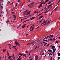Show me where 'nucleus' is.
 I'll return each instance as SVG.
<instances>
[{
	"instance_id": "obj_46",
	"label": "nucleus",
	"mask_w": 60,
	"mask_h": 60,
	"mask_svg": "<svg viewBox=\"0 0 60 60\" xmlns=\"http://www.w3.org/2000/svg\"><path fill=\"white\" fill-rule=\"evenodd\" d=\"M47 38H47L46 37H45V38H44V39H47Z\"/></svg>"
},
{
	"instance_id": "obj_27",
	"label": "nucleus",
	"mask_w": 60,
	"mask_h": 60,
	"mask_svg": "<svg viewBox=\"0 0 60 60\" xmlns=\"http://www.w3.org/2000/svg\"><path fill=\"white\" fill-rule=\"evenodd\" d=\"M53 49V51H55V50H56V49L54 48V49Z\"/></svg>"
},
{
	"instance_id": "obj_7",
	"label": "nucleus",
	"mask_w": 60,
	"mask_h": 60,
	"mask_svg": "<svg viewBox=\"0 0 60 60\" xmlns=\"http://www.w3.org/2000/svg\"><path fill=\"white\" fill-rule=\"evenodd\" d=\"M32 43H28L26 45H29H29H31V44H32Z\"/></svg>"
},
{
	"instance_id": "obj_32",
	"label": "nucleus",
	"mask_w": 60,
	"mask_h": 60,
	"mask_svg": "<svg viewBox=\"0 0 60 60\" xmlns=\"http://www.w3.org/2000/svg\"><path fill=\"white\" fill-rule=\"evenodd\" d=\"M53 39H50L49 40H50V41H53Z\"/></svg>"
},
{
	"instance_id": "obj_30",
	"label": "nucleus",
	"mask_w": 60,
	"mask_h": 60,
	"mask_svg": "<svg viewBox=\"0 0 60 60\" xmlns=\"http://www.w3.org/2000/svg\"><path fill=\"white\" fill-rule=\"evenodd\" d=\"M11 56H9L8 57V58L9 59H10L11 58Z\"/></svg>"
},
{
	"instance_id": "obj_39",
	"label": "nucleus",
	"mask_w": 60,
	"mask_h": 60,
	"mask_svg": "<svg viewBox=\"0 0 60 60\" xmlns=\"http://www.w3.org/2000/svg\"><path fill=\"white\" fill-rule=\"evenodd\" d=\"M26 13H24L23 14V15H26Z\"/></svg>"
},
{
	"instance_id": "obj_55",
	"label": "nucleus",
	"mask_w": 60,
	"mask_h": 60,
	"mask_svg": "<svg viewBox=\"0 0 60 60\" xmlns=\"http://www.w3.org/2000/svg\"><path fill=\"white\" fill-rule=\"evenodd\" d=\"M50 2H49L48 4H50Z\"/></svg>"
},
{
	"instance_id": "obj_8",
	"label": "nucleus",
	"mask_w": 60,
	"mask_h": 60,
	"mask_svg": "<svg viewBox=\"0 0 60 60\" xmlns=\"http://www.w3.org/2000/svg\"><path fill=\"white\" fill-rule=\"evenodd\" d=\"M48 51H49V52H52V51L51 50L49 49L48 50Z\"/></svg>"
},
{
	"instance_id": "obj_51",
	"label": "nucleus",
	"mask_w": 60,
	"mask_h": 60,
	"mask_svg": "<svg viewBox=\"0 0 60 60\" xmlns=\"http://www.w3.org/2000/svg\"><path fill=\"white\" fill-rule=\"evenodd\" d=\"M55 40H56V39L55 38H53V41H55Z\"/></svg>"
},
{
	"instance_id": "obj_37",
	"label": "nucleus",
	"mask_w": 60,
	"mask_h": 60,
	"mask_svg": "<svg viewBox=\"0 0 60 60\" xmlns=\"http://www.w3.org/2000/svg\"><path fill=\"white\" fill-rule=\"evenodd\" d=\"M6 56H5V60H6Z\"/></svg>"
},
{
	"instance_id": "obj_62",
	"label": "nucleus",
	"mask_w": 60,
	"mask_h": 60,
	"mask_svg": "<svg viewBox=\"0 0 60 60\" xmlns=\"http://www.w3.org/2000/svg\"><path fill=\"white\" fill-rule=\"evenodd\" d=\"M14 18H15V19H16V16H14Z\"/></svg>"
},
{
	"instance_id": "obj_49",
	"label": "nucleus",
	"mask_w": 60,
	"mask_h": 60,
	"mask_svg": "<svg viewBox=\"0 0 60 60\" xmlns=\"http://www.w3.org/2000/svg\"><path fill=\"white\" fill-rule=\"evenodd\" d=\"M49 1V0H47L45 1V2H48V1Z\"/></svg>"
},
{
	"instance_id": "obj_22",
	"label": "nucleus",
	"mask_w": 60,
	"mask_h": 60,
	"mask_svg": "<svg viewBox=\"0 0 60 60\" xmlns=\"http://www.w3.org/2000/svg\"><path fill=\"white\" fill-rule=\"evenodd\" d=\"M53 11H52L51 12V15H52V13H53Z\"/></svg>"
},
{
	"instance_id": "obj_4",
	"label": "nucleus",
	"mask_w": 60,
	"mask_h": 60,
	"mask_svg": "<svg viewBox=\"0 0 60 60\" xmlns=\"http://www.w3.org/2000/svg\"><path fill=\"white\" fill-rule=\"evenodd\" d=\"M30 12H31V11H29V12L27 13H26V15H28L29 14H30Z\"/></svg>"
},
{
	"instance_id": "obj_48",
	"label": "nucleus",
	"mask_w": 60,
	"mask_h": 60,
	"mask_svg": "<svg viewBox=\"0 0 60 60\" xmlns=\"http://www.w3.org/2000/svg\"><path fill=\"white\" fill-rule=\"evenodd\" d=\"M42 18V17L41 16L39 17V19H41V18Z\"/></svg>"
},
{
	"instance_id": "obj_3",
	"label": "nucleus",
	"mask_w": 60,
	"mask_h": 60,
	"mask_svg": "<svg viewBox=\"0 0 60 60\" xmlns=\"http://www.w3.org/2000/svg\"><path fill=\"white\" fill-rule=\"evenodd\" d=\"M42 6V4H40L38 6V8H40V7H41Z\"/></svg>"
},
{
	"instance_id": "obj_35",
	"label": "nucleus",
	"mask_w": 60,
	"mask_h": 60,
	"mask_svg": "<svg viewBox=\"0 0 60 60\" xmlns=\"http://www.w3.org/2000/svg\"><path fill=\"white\" fill-rule=\"evenodd\" d=\"M27 12L26 11H25L23 12V13H26V12Z\"/></svg>"
},
{
	"instance_id": "obj_19",
	"label": "nucleus",
	"mask_w": 60,
	"mask_h": 60,
	"mask_svg": "<svg viewBox=\"0 0 60 60\" xmlns=\"http://www.w3.org/2000/svg\"><path fill=\"white\" fill-rule=\"evenodd\" d=\"M6 50V49H5V50H3V52H5V51Z\"/></svg>"
},
{
	"instance_id": "obj_38",
	"label": "nucleus",
	"mask_w": 60,
	"mask_h": 60,
	"mask_svg": "<svg viewBox=\"0 0 60 60\" xmlns=\"http://www.w3.org/2000/svg\"><path fill=\"white\" fill-rule=\"evenodd\" d=\"M31 29H32L31 28H30V31H33V30H31Z\"/></svg>"
},
{
	"instance_id": "obj_44",
	"label": "nucleus",
	"mask_w": 60,
	"mask_h": 60,
	"mask_svg": "<svg viewBox=\"0 0 60 60\" xmlns=\"http://www.w3.org/2000/svg\"><path fill=\"white\" fill-rule=\"evenodd\" d=\"M49 11V10L47 11L45 13H47V12H48Z\"/></svg>"
},
{
	"instance_id": "obj_40",
	"label": "nucleus",
	"mask_w": 60,
	"mask_h": 60,
	"mask_svg": "<svg viewBox=\"0 0 60 60\" xmlns=\"http://www.w3.org/2000/svg\"><path fill=\"white\" fill-rule=\"evenodd\" d=\"M28 21V20H26L23 23H25V22H26V21Z\"/></svg>"
},
{
	"instance_id": "obj_26",
	"label": "nucleus",
	"mask_w": 60,
	"mask_h": 60,
	"mask_svg": "<svg viewBox=\"0 0 60 60\" xmlns=\"http://www.w3.org/2000/svg\"><path fill=\"white\" fill-rule=\"evenodd\" d=\"M58 56H60V53H58L57 54Z\"/></svg>"
},
{
	"instance_id": "obj_58",
	"label": "nucleus",
	"mask_w": 60,
	"mask_h": 60,
	"mask_svg": "<svg viewBox=\"0 0 60 60\" xmlns=\"http://www.w3.org/2000/svg\"><path fill=\"white\" fill-rule=\"evenodd\" d=\"M3 57L4 59V56H3Z\"/></svg>"
},
{
	"instance_id": "obj_31",
	"label": "nucleus",
	"mask_w": 60,
	"mask_h": 60,
	"mask_svg": "<svg viewBox=\"0 0 60 60\" xmlns=\"http://www.w3.org/2000/svg\"><path fill=\"white\" fill-rule=\"evenodd\" d=\"M7 55H9V52L8 51H7Z\"/></svg>"
},
{
	"instance_id": "obj_28",
	"label": "nucleus",
	"mask_w": 60,
	"mask_h": 60,
	"mask_svg": "<svg viewBox=\"0 0 60 60\" xmlns=\"http://www.w3.org/2000/svg\"><path fill=\"white\" fill-rule=\"evenodd\" d=\"M53 57L52 56L51 57L50 59V60H52V58Z\"/></svg>"
},
{
	"instance_id": "obj_17",
	"label": "nucleus",
	"mask_w": 60,
	"mask_h": 60,
	"mask_svg": "<svg viewBox=\"0 0 60 60\" xmlns=\"http://www.w3.org/2000/svg\"><path fill=\"white\" fill-rule=\"evenodd\" d=\"M35 17H32V18H31V19H32H32H34V18H35Z\"/></svg>"
},
{
	"instance_id": "obj_60",
	"label": "nucleus",
	"mask_w": 60,
	"mask_h": 60,
	"mask_svg": "<svg viewBox=\"0 0 60 60\" xmlns=\"http://www.w3.org/2000/svg\"><path fill=\"white\" fill-rule=\"evenodd\" d=\"M37 48V46H36L35 47V48L34 49V50H35V49H36V48Z\"/></svg>"
},
{
	"instance_id": "obj_1",
	"label": "nucleus",
	"mask_w": 60,
	"mask_h": 60,
	"mask_svg": "<svg viewBox=\"0 0 60 60\" xmlns=\"http://www.w3.org/2000/svg\"><path fill=\"white\" fill-rule=\"evenodd\" d=\"M15 43L16 46L18 45V46L19 47L20 46V44H19V43H18V42H16L17 41H15Z\"/></svg>"
},
{
	"instance_id": "obj_64",
	"label": "nucleus",
	"mask_w": 60,
	"mask_h": 60,
	"mask_svg": "<svg viewBox=\"0 0 60 60\" xmlns=\"http://www.w3.org/2000/svg\"><path fill=\"white\" fill-rule=\"evenodd\" d=\"M58 59H60V57H58Z\"/></svg>"
},
{
	"instance_id": "obj_36",
	"label": "nucleus",
	"mask_w": 60,
	"mask_h": 60,
	"mask_svg": "<svg viewBox=\"0 0 60 60\" xmlns=\"http://www.w3.org/2000/svg\"><path fill=\"white\" fill-rule=\"evenodd\" d=\"M21 59H22V58L21 57L19 58V60H21Z\"/></svg>"
},
{
	"instance_id": "obj_59",
	"label": "nucleus",
	"mask_w": 60,
	"mask_h": 60,
	"mask_svg": "<svg viewBox=\"0 0 60 60\" xmlns=\"http://www.w3.org/2000/svg\"><path fill=\"white\" fill-rule=\"evenodd\" d=\"M47 41H48V40L46 39L45 40V41L47 42Z\"/></svg>"
},
{
	"instance_id": "obj_2",
	"label": "nucleus",
	"mask_w": 60,
	"mask_h": 60,
	"mask_svg": "<svg viewBox=\"0 0 60 60\" xmlns=\"http://www.w3.org/2000/svg\"><path fill=\"white\" fill-rule=\"evenodd\" d=\"M35 60H38V59H39L38 58V56L37 55H36V56H35Z\"/></svg>"
},
{
	"instance_id": "obj_11",
	"label": "nucleus",
	"mask_w": 60,
	"mask_h": 60,
	"mask_svg": "<svg viewBox=\"0 0 60 60\" xmlns=\"http://www.w3.org/2000/svg\"><path fill=\"white\" fill-rule=\"evenodd\" d=\"M34 28V25L32 26L31 27H30V29L32 28Z\"/></svg>"
},
{
	"instance_id": "obj_56",
	"label": "nucleus",
	"mask_w": 60,
	"mask_h": 60,
	"mask_svg": "<svg viewBox=\"0 0 60 60\" xmlns=\"http://www.w3.org/2000/svg\"><path fill=\"white\" fill-rule=\"evenodd\" d=\"M44 44L45 45H44V47H45V46H46V44Z\"/></svg>"
},
{
	"instance_id": "obj_57",
	"label": "nucleus",
	"mask_w": 60,
	"mask_h": 60,
	"mask_svg": "<svg viewBox=\"0 0 60 60\" xmlns=\"http://www.w3.org/2000/svg\"><path fill=\"white\" fill-rule=\"evenodd\" d=\"M31 51H32L31 50V51H30L29 52V53H31Z\"/></svg>"
},
{
	"instance_id": "obj_61",
	"label": "nucleus",
	"mask_w": 60,
	"mask_h": 60,
	"mask_svg": "<svg viewBox=\"0 0 60 60\" xmlns=\"http://www.w3.org/2000/svg\"><path fill=\"white\" fill-rule=\"evenodd\" d=\"M18 2H19V3H20V0H19L18 1Z\"/></svg>"
},
{
	"instance_id": "obj_34",
	"label": "nucleus",
	"mask_w": 60,
	"mask_h": 60,
	"mask_svg": "<svg viewBox=\"0 0 60 60\" xmlns=\"http://www.w3.org/2000/svg\"><path fill=\"white\" fill-rule=\"evenodd\" d=\"M13 58L14 60H15V58L14 57H13Z\"/></svg>"
},
{
	"instance_id": "obj_53",
	"label": "nucleus",
	"mask_w": 60,
	"mask_h": 60,
	"mask_svg": "<svg viewBox=\"0 0 60 60\" xmlns=\"http://www.w3.org/2000/svg\"><path fill=\"white\" fill-rule=\"evenodd\" d=\"M33 5H30V7H33Z\"/></svg>"
},
{
	"instance_id": "obj_33",
	"label": "nucleus",
	"mask_w": 60,
	"mask_h": 60,
	"mask_svg": "<svg viewBox=\"0 0 60 60\" xmlns=\"http://www.w3.org/2000/svg\"><path fill=\"white\" fill-rule=\"evenodd\" d=\"M31 16V15L30 14L29 15V16H28V17H31V16Z\"/></svg>"
},
{
	"instance_id": "obj_47",
	"label": "nucleus",
	"mask_w": 60,
	"mask_h": 60,
	"mask_svg": "<svg viewBox=\"0 0 60 60\" xmlns=\"http://www.w3.org/2000/svg\"><path fill=\"white\" fill-rule=\"evenodd\" d=\"M43 41H45V39L44 38V39H43Z\"/></svg>"
},
{
	"instance_id": "obj_6",
	"label": "nucleus",
	"mask_w": 60,
	"mask_h": 60,
	"mask_svg": "<svg viewBox=\"0 0 60 60\" xmlns=\"http://www.w3.org/2000/svg\"><path fill=\"white\" fill-rule=\"evenodd\" d=\"M14 49L15 50V51H17V49H18V48H17V49L16 48H14Z\"/></svg>"
},
{
	"instance_id": "obj_29",
	"label": "nucleus",
	"mask_w": 60,
	"mask_h": 60,
	"mask_svg": "<svg viewBox=\"0 0 60 60\" xmlns=\"http://www.w3.org/2000/svg\"><path fill=\"white\" fill-rule=\"evenodd\" d=\"M44 26H46V22H45V23L44 24Z\"/></svg>"
},
{
	"instance_id": "obj_21",
	"label": "nucleus",
	"mask_w": 60,
	"mask_h": 60,
	"mask_svg": "<svg viewBox=\"0 0 60 60\" xmlns=\"http://www.w3.org/2000/svg\"><path fill=\"white\" fill-rule=\"evenodd\" d=\"M19 55H21V56H22V54H21V53H20L18 55V56H19Z\"/></svg>"
},
{
	"instance_id": "obj_41",
	"label": "nucleus",
	"mask_w": 60,
	"mask_h": 60,
	"mask_svg": "<svg viewBox=\"0 0 60 60\" xmlns=\"http://www.w3.org/2000/svg\"><path fill=\"white\" fill-rule=\"evenodd\" d=\"M27 18H28L27 17V18H24V19H23V20H25V19H27Z\"/></svg>"
},
{
	"instance_id": "obj_45",
	"label": "nucleus",
	"mask_w": 60,
	"mask_h": 60,
	"mask_svg": "<svg viewBox=\"0 0 60 60\" xmlns=\"http://www.w3.org/2000/svg\"><path fill=\"white\" fill-rule=\"evenodd\" d=\"M21 56H22V55L20 56H19V58H20V57H21Z\"/></svg>"
},
{
	"instance_id": "obj_5",
	"label": "nucleus",
	"mask_w": 60,
	"mask_h": 60,
	"mask_svg": "<svg viewBox=\"0 0 60 60\" xmlns=\"http://www.w3.org/2000/svg\"><path fill=\"white\" fill-rule=\"evenodd\" d=\"M37 43H39V42H40V40L39 39H38L37 41Z\"/></svg>"
},
{
	"instance_id": "obj_23",
	"label": "nucleus",
	"mask_w": 60,
	"mask_h": 60,
	"mask_svg": "<svg viewBox=\"0 0 60 60\" xmlns=\"http://www.w3.org/2000/svg\"><path fill=\"white\" fill-rule=\"evenodd\" d=\"M52 48H53V49H55V46H52Z\"/></svg>"
},
{
	"instance_id": "obj_20",
	"label": "nucleus",
	"mask_w": 60,
	"mask_h": 60,
	"mask_svg": "<svg viewBox=\"0 0 60 60\" xmlns=\"http://www.w3.org/2000/svg\"><path fill=\"white\" fill-rule=\"evenodd\" d=\"M45 22H46V20H44L43 22V24H44Z\"/></svg>"
},
{
	"instance_id": "obj_43",
	"label": "nucleus",
	"mask_w": 60,
	"mask_h": 60,
	"mask_svg": "<svg viewBox=\"0 0 60 60\" xmlns=\"http://www.w3.org/2000/svg\"><path fill=\"white\" fill-rule=\"evenodd\" d=\"M9 21H9V20H8V21H7L6 22L7 23H8V22H9Z\"/></svg>"
},
{
	"instance_id": "obj_25",
	"label": "nucleus",
	"mask_w": 60,
	"mask_h": 60,
	"mask_svg": "<svg viewBox=\"0 0 60 60\" xmlns=\"http://www.w3.org/2000/svg\"><path fill=\"white\" fill-rule=\"evenodd\" d=\"M50 21H51V20H50V21H48V24H49V22H50Z\"/></svg>"
},
{
	"instance_id": "obj_52",
	"label": "nucleus",
	"mask_w": 60,
	"mask_h": 60,
	"mask_svg": "<svg viewBox=\"0 0 60 60\" xmlns=\"http://www.w3.org/2000/svg\"><path fill=\"white\" fill-rule=\"evenodd\" d=\"M26 53H28V52L27 50L26 51Z\"/></svg>"
},
{
	"instance_id": "obj_16",
	"label": "nucleus",
	"mask_w": 60,
	"mask_h": 60,
	"mask_svg": "<svg viewBox=\"0 0 60 60\" xmlns=\"http://www.w3.org/2000/svg\"><path fill=\"white\" fill-rule=\"evenodd\" d=\"M51 37L52 38V37H53V35L52 34V35H51L49 37Z\"/></svg>"
},
{
	"instance_id": "obj_14",
	"label": "nucleus",
	"mask_w": 60,
	"mask_h": 60,
	"mask_svg": "<svg viewBox=\"0 0 60 60\" xmlns=\"http://www.w3.org/2000/svg\"><path fill=\"white\" fill-rule=\"evenodd\" d=\"M21 24H20L19 26H18L17 27V28H19V27H20V26H21Z\"/></svg>"
},
{
	"instance_id": "obj_12",
	"label": "nucleus",
	"mask_w": 60,
	"mask_h": 60,
	"mask_svg": "<svg viewBox=\"0 0 60 60\" xmlns=\"http://www.w3.org/2000/svg\"><path fill=\"white\" fill-rule=\"evenodd\" d=\"M26 54H25L23 55V56H25V57H26Z\"/></svg>"
},
{
	"instance_id": "obj_10",
	"label": "nucleus",
	"mask_w": 60,
	"mask_h": 60,
	"mask_svg": "<svg viewBox=\"0 0 60 60\" xmlns=\"http://www.w3.org/2000/svg\"><path fill=\"white\" fill-rule=\"evenodd\" d=\"M46 2H43L41 3V4H46Z\"/></svg>"
},
{
	"instance_id": "obj_15",
	"label": "nucleus",
	"mask_w": 60,
	"mask_h": 60,
	"mask_svg": "<svg viewBox=\"0 0 60 60\" xmlns=\"http://www.w3.org/2000/svg\"><path fill=\"white\" fill-rule=\"evenodd\" d=\"M34 4V2H32L30 4L31 5H33V4Z\"/></svg>"
},
{
	"instance_id": "obj_18",
	"label": "nucleus",
	"mask_w": 60,
	"mask_h": 60,
	"mask_svg": "<svg viewBox=\"0 0 60 60\" xmlns=\"http://www.w3.org/2000/svg\"><path fill=\"white\" fill-rule=\"evenodd\" d=\"M48 54L49 56H50V55H51L52 54L50 53H48Z\"/></svg>"
},
{
	"instance_id": "obj_42",
	"label": "nucleus",
	"mask_w": 60,
	"mask_h": 60,
	"mask_svg": "<svg viewBox=\"0 0 60 60\" xmlns=\"http://www.w3.org/2000/svg\"><path fill=\"white\" fill-rule=\"evenodd\" d=\"M46 8V7L45 8H44L43 10H44V9H45V10H46V9H47V8Z\"/></svg>"
},
{
	"instance_id": "obj_9",
	"label": "nucleus",
	"mask_w": 60,
	"mask_h": 60,
	"mask_svg": "<svg viewBox=\"0 0 60 60\" xmlns=\"http://www.w3.org/2000/svg\"><path fill=\"white\" fill-rule=\"evenodd\" d=\"M57 8H58V7H56L54 9V10L55 11H56V9Z\"/></svg>"
},
{
	"instance_id": "obj_54",
	"label": "nucleus",
	"mask_w": 60,
	"mask_h": 60,
	"mask_svg": "<svg viewBox=\"0 0 60 60\" xmlns=\"http://www.w3.org/2000/svg\"><path fill=\"white\" fill-rule=\"evenodd\" d=\"M17 5H18V3H16L15 5V6H17Z\"/></svg>"
},
{
	"instance_id": "obj_50",
	"label": "nucleus",
	"mask_w": 60,
	"mask_h": 60,
	"mask_svg": "<svg viewBox=\"0 0 60 60\" xmlns=\"http://www.w3.org/2000/svg\"><path fill=\"white\" fill-rule=\"evenodd\" d=\"M34 42V41H33L32 42H31V43H32V44H33Z\"/></svg>"
},
{
	"instance_id": "obj_63",
	"label": "nucleus",
	"mask_w": 60,
	"mask_h": 60,
	"mask_svg": "<svg viewBox=\"0 0 60 60\" xmlns=\"http://www.w3.org/2000/svg\"><path fill=\"white\" fill-rule=\"evenodd\" d=\"M26 11L27 12H28V10H26Z\"/></svg>"
},
{
	"instance_id": "obj_13",
	"label": "nucleus",
	"mask_w": 60,
	"mask_h": 60,
	"mask_svg": "<svg viewBox=\"0 0 60 60\" xmlns=\"http://www.w3.org/2000/svg\"><path fill=\"white\" fill-rule=\"evenodd\" d=\"M25 27V25H23L22 26V28H24Z\"/></svg>"
},
{
	"instance_id": "obj_24",
	"label": "nucleus",
	"mask_w": 60,
	"mask_h": 60,
	"mask_svg": "<svg viewBox=\"0 0 60 60\" xmlns=\"http://www.w3.org/2000/svg\"><path fill=\"white\" fill-rule=\"evenodd\" d=\"M55 43H58V41L57 40L55 42Z\"/></svg>"
}]
</instances>
